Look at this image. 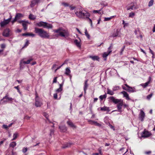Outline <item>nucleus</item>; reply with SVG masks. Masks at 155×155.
<instances>
[{
    "label": "nucleus",
    "instance_id": "obj_64",
    "mask_svg": "<svg viewBox=\"0 0 155 155\" xmlns=\"http://www.w3.org/2000/svg\"><path fill=\"white\" fill-rule=\"evenodd\" d=\"M62 66V65H61V66H60L59 67H58L55 70V72H56V71L59 69Z\"/></svg>",
    "mask_w": 155,
    "mask_h": 155
},
{
    "label": "nucleus",
    "instance_id": "obj_9",
    "mask_svg": "<svg viewBox=\"0 0 155 155\" xmlns=\"http://www.w3.org/2000/svg\"><path fill=\"white\" fill-rule=\"evenodd\" d=\"M151 135V133L145 130H144L141 136L143 137L146 138L150 137Z\"/></svg>",
    "mask_w": 155,
    "mask_h": 155
},
{
    "label": "nucleus",
    "instance_id": "obj_24",
    "mask_svg": "<svg viewBox=\"0 0 155 155\" xmlns=\"http://www.w3.org/2000/svg\"><path fill=\"white\" fill-rule=\"evenodd\" d=\"M6 99L8 101H12L13 99L12 97H8V95L7 94H6V95L3 97L2 99H1V101H3V100Z\"/></svg>",
    "mask_w": 155,
    "mask_h": 155
},
{
    "label": "nucleus",
    "instance_id": "obj_60",
    "mask_svg": "<svg viewBox=\"0 0 155 155\" xmlns=\"http://www.w3.org/2000/svg\"><path fill=\"white\" fill-rule=\"evenodd\" d=\"M110 127L111 128L113 129L114 130H115V129H114V126H112V125H110Z\"/></svg>",
    "mask_w": 155,
    "mask_h": 155
},
{
    "label": "nucleus",
    "instance_id": "obj_35",
    "mask_svg": "<svg viewBox=\"0 0 155 155\" xmlns=\"http://www.w3.org/2000/svg\"><path fill=\"white\" fill-rule=\"evenodd\" d=\"M18 135V134L17 133L14 134L13 136V138L12 139V140H15L17 137Z\"/></svg>",
    "mask_w": 155,
    "mask_h": 155
},
{
    "label": "nucleus",
    "instance_id": "obj_55",
    "mask_svg": "<svg viewBox=\"0 0 155 155\" xmlns=\"http://www.w3.org/2000/svg\"><path fill=\"white\" fill-rule=\"evenodd\" d=\"M69 7L70 8V10H72L74 9L75 8V7L74 6H70Z\"/></svg>",
    "mask_w": 155,
    "mask_h": 155
},
{
    "label": "nucleus",
    "instance_id": "obj_28",
    "mask_svg": "<svg viewBox=\"0 0 155 155\" xmlns=\"http://www.w3.org/2000/svg\"><path fill=\"white\" fill-rule=\"evenodd\" d=\"M71 73V71L70 69L69 68H67L65 69V74L67 75L70 76V73Z\"/></svg>",
    "mask_w": 155,
    "mask_h": 155
},
{
    "label": "nucleus",
    "instance_id": "obj_29",
    "mask_svg": "<svg viewBox=\"0 0 155 155\" xmlns=\"http://www.w3.org/2000/svg\"><path fill=\"white\" fill-rule=\"evenodd\" d=\"M107 93L108 94L111 95H112L114 94V91H111L109 88L107 89Z\"/></svg>",
    "mask_w": 155,
    "mask_h": 155
},
{
    "label": "nucleus",
    "instance_id": "obj_44",
    "mask_svg": "<svg viewBox=\"0 0 155 155\" xmlns=\"http://www.w3.org/2000/svg\"><path fill=\"white\" fill-rule=\"evenodd\" d=\"M134 15V12H132L129 13V17L133 18V17Z\"/></svg>",
    "mask_w": 155,
    "mask_h": 155
},
{
    "label": "nucleus",
    "instance_id": "obj_1",
    "mask_svg": "<svg viewBox=\"0 0 155 155\" xmlns=\"http://www.w3.org/2000/svg\"><path fill=\"white\" fill-rule=\"evenodd\" d=\"M35 32L41 38L50 39L49 33L42 28H35Z\"/></svg>",
    "mask_w": 155,
    "mask_h": 155
},
{
    "label": "nucleus",
    "instance_id": "obj_41",
    "mask_svg": "<svg viewBox=\"0 0 155 155\" xmlns=\"http://www.w3.org/2000/svg\"><path fill=\"white\" fill-rule=\"evenodd\" d=\"M61 4L64 7H68L69 6V4L68 3H66L64 2H62Z\"/></svg>",
    "mask_w": 155,
    "mask_h": 155
},
{
    "label": "nucleus",
    "instance_id": "obj_3",
    "mask_svg": "<svg viewBox=\"0 0 155 155\" xmlns=\"http://www.w3.org/2000/svg\"><path fill=\"white\" fill-rule=\"evenodd\" d=\"M75 13L78 17L82 18H88L90 16V14L85 10L75 11Z\"/></svg>",
    "mask_w": 155,
    "mask_h": 155
},
{
    "label": "nucleus",
    "instance_id": "obj_16",
    "mask_svg": "<svg viewBox=\"0 0 155 155\" xmlns=\"http://www.w3.org/2000/svg\"><path fill=\"white\" fill-rule=\"evenodd\" d=\"M127 91L130 93L135 92L137 91V90L134 87H132L130 86L129 88H127Z\"/></svg>",
    "mask_w": 155,
    "mask_h": 155
},
{
    "label": "nucleus",
    "instance_id": "obj_25",
    "mask_svg": "<svg viewBox=\"0 0 155 155\" xmlns=\"http://www.w3.org/2000/svg\"><path fill=\"white\" fill-rule=\"evenodd\" d=\"M87 81H88V80H86L85 81L84 84V90L85 93H86V90L87 89V88L88 86V84H87Z\"/></svg>",
    "mask_w": 155,
    "mask_h": 155
},
{
    "label": "nucleus",
    "instance_id": "obj_54",
    "mask_svg": "<svg viewBox=\"0 0 155 155\" xmlns=\"http://www.w3.org/2000/svg\"><path fill=\"white\" fill-rule=\"evenodd\" d=\"M57 77H55L54 78L53 81V83H56L57 82Z\"/></svg>",
    "mask_w": 155,
    "mask_h": 155
},
{
    "label": "nucleus",
    "instance_id": "obj_50",
    "mask_svg": "<svg viewBox=\"0 0 155 155\" xmlns=\"http://www.w3.org/2000/svg\"><path fill=\"white\" fill-rule=\"evenodd\" d=\"M86 18L88 19L89 20V23L91 24V26H92V21L91 19L89 18Z\"/></svg>",
    "mask_w": 155,
    "mask_h": 155
},
{
    "label": "nucleus",
    "instance_id": "obj_43",
    "mask_svg": "<svg viewBox=\"0 0 155 155\" xmlns=\"http://www.w3.org/2000/svg\"><path fill=\"white\" fill-rule=\"evenodd\" d=\"M113 17V16H112V17H110L105 18H104V21H109Z\"/></svg>",
    "mask_w": 155,
    "mask_h": 155
},
{
    "label": "nucleus",
    "instance_id": "obj_61",
    "mask_svg": "<svg viewBox=\"0 0 155 155\" xmlns=\"http://www.w3.org/2000/svg\"><path fill=\"white\" fill-rule=\"evenodd\" d=\"M122 88L124 90L127 91V88L126 87L122 86Z\"/></svg>",
    "mask_w": 155,
    "mask_h": 155
},
{
    "label": "nucleus",
    "instance_id": "obj_47",
    "mask_svg": "<svg viewBox=\"0 0 155 155\" xmlns=\"http://www.w3.org/2000/svg\"><path fill=\"white\" fill-rule=\"evenodd\" d=\"M62 89L63 88H61L59 87V88L56 90V91L58 92H60L62 90Z\"/></svg>",
    "mask_w": 155,
    "mask_h": 155
},
{
    "label": "nucleus",
    "instance_id": "obj_42",
    "mask_svg": "<svg viewBox=\"0 0 155 155\" xmlns=\"http://www.w3.org/2000/svg\"><path fill=\"white\" fill-rule=\"evenodd\" d=\"M14 88H15V89H16L17 90V91H18V92L19 93V94L21 95V92L20 91V90H19V88L18 86H17L15 87H14Z\"/></svg>",
    "mask_w": 155,
    "mask_h": 155
},
{
    "label": "nucleus",
    "instance_id": "obj_36",
    "mask_svg": "<svg viewBox=\"0 0 155 155\" xmlns=\"http://www.w3.org/2000/svg\"><path fill=\"white\" fill-rule=\"evenodd\" d=\"M107 97V95L105 94L104 95H101L100 96L99 98L101 100H102L104 98H105Z\"/></svg>",
    "mask_w": 155,
    "mask_h": 155
},
{
    "label": "nucleus",
    "instance_id": "obj_21",
    "mask_svg": "<svg viewBox=\"0 0 155 155\" xmlns=\"http://www.w3.org/2000/svg\"><path fill=\"white\" fill-rule=\"evenodd\" d=\"M59 128L61 132H65L67 130V128L65 125L60 126Z\"/></svg>",
    "mask_w": 155,
    "mask_h": 155
},
{
    "label": "nucleus",
    "instance_id": "obj_4",
    "mask_svg": "<svg viewBox=\"0 0 155 155\" xmlns=\"http://www.w3.org/2000/svg\"><path fill=\"white\" fill-rule=\"evenodd\" d=\"M37 25L39 27H43L44 28H46L48 29L52 28L53 27V26L51 24L42 21H41L37 23Z\"/></svg>",
    "mask_w": 155,
    "mask_h": 155
},
{
    "label": "nucleus",
    "instance_id": "obj_14",
    "mask_svg": "<svg viewBox=\"0 0 155 155\" xmlns=\"http://www.w3.org/2000/svg\"><path fill=\"white\" fill-rule=\"evenodd\" d=\"M111 45L108 48V51L107 52H105L104 53L103 55V57L104 58H106L107 56L112 51L111 50Z\"/></svg>",
    "mask_w": 155,
    "mask_h": 155
},
{
    "label": "nucleus",
    "instance_id": "obj_37",
    "mask_svg": "<svg viewBox=\"0 0 155 155\" xmlns=\"http://www.w3.org/2000/svg\"><path fill=\"white\" fill-rule=\"evenodd\" d=\"M153 2L154 0H150L149 2L148 6L149 7L152 6L153 4Z\"/></svg>",
    "mask_w": 155,
    "mask_h": 155
},
{
    "label": "nucleus",
    "instance_id": "obj_15",
    "mask_svg": "<svg viewBox=\"0 0 155 155\" xmlns=\"http://www.w3.org/2000/svg\"><path fill=\"white\" fill-rule=\"evenodd\" d=\"M145 117V114L144 112L142 110L140 111L139 114V118L141 121H143Z\"/></svg>",
    "mask_w": 155,
    "mask_h": 155
},
{
    "label": "nucleus",
    "instance_id": "obj_56",
    "mask_svg": "<svg viewBox=\"0 0 155 155\" xmlns=\"http://www.w3.org/2000/svg\"><path fill=\"white\" fill-rule=\"evenodd\" d=\"M17 20L16 19V18L15 17L14 19L12 21V24H13Z\"/></svg>",
    "mask_w": 155,
    "mask_h": 155
},
{
    "label": "nucleus",
    "instance_id": "obj_52",
    "mask_svg": "<svg viewBox=\"0 0 155 155\" xmlns=\"http://www.w3.org/2000/svg\"><path fill=\"white\" fill-rule=\"evenodd\" d=\"M35 36V34L32 33H29V36H31L32 37H34Z\"/></svg>",
    "mask_w": 155,
    "mask_h": 155
},
{
    "label": "nucleus",
    "instance_id": "obj_46",
    "mask_svg": "<svg viewBox=\"0 0 155 155\" xmlns=\"http://www.w3.org/2000/svg\"><path fill=\"white\" fill-rule=\"evenodd\" d=\"M29 44V42L28 40H26V43L25 44L24 47H26Z\"/></svg>",
    "mask_w": 155,
    "mask_h": 155
},
{
    "label": "nucleus",
    "instance_id": "obj_13",
    "mask_svg": "<svg viewBox=\"0 0 155 155\" xmlns=\"http://www.w3.org/2000/svg\"><path fill=\"white\" fill-rule=\"evenodd\" d=\"M123 105V101H121V102H120L117 104V107L118 109L117 111L119 112H121L122 111L121 109L122 108V107ZM114 111H117V110H114L113 111V112Z\"/></svg>",
    "mask_w": 155,
    "mask_h": 155
},
{
    "label": "nucleus",
    "instance_id": "obj_2",
    "mask_svg": "<svg viewBox=\"0 0 155 155\" xmlns=\"http://www.w3.org/2000/svg\"><path fill=\"white\" fill-rule=\"evenodd\" d=\"M53 31L54 33H57L55 35L56 37L61 36L66 37L69 35L68 31L62 27H60L57 29L53 30Z\"/></svg>",
    "mask_w": 155,
    "mask_h": 155
},
{
    "label": "nucleus",
    "instance_id": "obj_30",
    "mask_svg": "<svg viewBox=\"0 0 155 155\" xmlns=\"http://www.w3.org/2000/svg\"><path fill=\"white\" fill-rule=\"evenodd\" d=\"M68 124L71 127L76 128V126L74 125L73 123L70 121H68L67 122Z\"/></svg>",
    "mask_w": 155,
    "mask_h": 155
},
{
    "label": "nucleus",
    "instance_id": "obj_34",
    "mask_svg": "<svg viewBox=\"0 0 155 155\" xmlns=\"http://www.w3.org/2000/svg\"><path fill=\"white\" fill-rule=\"evenodd\" d=\"M16 145V143L15 142H13L11 143L9 145V146L11 147L14 148Z\"/></svg>",
    "mask_w": 155,
    "mask_h": 155
},
{
    "label": "nucleus",
    "instance_id": "obj_12",
    "mask_svg": "<svg viewBox=\"0 0 155 155\" xmlns=\"http://www.w3.org/2000/svg\"><path fill=\"white\" fill-rule=\"evenodd\" d=\"M18 22L19 23H22V25L24 29L25 30H26L27 29V23H28V21H18Z\"/></svg>",
    "mask_w": 155,
    "mask_h": 155
},
{
    "label": "nucleus",
    "instance_id": "obj_59",
    "mask_svg": "<svg viewBox=\"0 0 155 155\" xmlns=\"http://www.w3.org/2000/svg\"><path fill=\"white\" fill-rule=\"evenodd\" d=\"M85 35L88 38H90V36L88 33H86V34H85Z\"/></svg>",
    "mask_w": 155,
    "mask_h": 155
},
{
    "label": "nucleus",
    "instance_id": "obj_40",
    "mask_svg": "<svg viewBox=\"0 0 155 155\" xmlns=\"http://www.w3.org/2000/svg\"><path fill=\"white\" fill-rule=\"evenodd\" d=\"M120 88V87L119 86H115L113 87V91H116L119 90Z\"/></svg>",
    "mask_w": 155,
    "mask_h": 155
},
{
    "label": "nucleus",
    "instance_id": "obj_58",
    "mask_svg": "<svg viewBox=\"0 0 155 155\" xmlns=\"http://www.w3.org/2000/svg\"><path fill=\"white\" fill-rule=\"evenodd\" d=\"M5 44H2L1 45V47L2 48H5Z\"/></svg>",
    "mask_w": 155,
    "mask_h": 155
},
{
    "label": "nucleus",
    "instance_id": "obj_11",
    "mask_svg": "<svg viewBox=\"0 0 155 155\" xmlns=\"http://www.w3.org/2000/svg\"><path fill=\"white\" fill-rule=\"evenodd\" d=\"M10 30L9 28L5 29L2 33V35L5 37H8L9 35Z\"/></svg>",
    "mask_w": 155,
    "mask_h": 155
},
{
    "label": "nucleus",
    "instance_id": "obj_38",
    "mask_svg": "<svg viewBox=\"0 0 155 155\" xmlns=\"http://www.w3.org/2000/svg\"><path fill=\"white\" fill-rule=\"evenodd\" d=\"M102 8H101L100 9L98 10H94L93 11V12L94 13H98V14H101L100 12L102 10Z\"/></svg>",
    "mask_w": 155,
    "mask_h": 155
},
{
    "label": "nucleus",
    "instance_id": "obj_33",
    "mask_svg": "<svg viewBox=\"0 0 155 155\" xmlns=\"http://www.w3.org/2000/svg\"><path fill=\"white\" fill-rule=\"evenodd\" d=\"M29 19L31 20H34L36 19V16L32 14H30L29 16Z\"/></svg>",
    "mask_w": 155,
    "mask_h": 155
},
{
    "label": "nucleus",
    "instance_id": "obj_10",
    "mask_svg": "<svg viewBox=\"0 0 155 155\" xmlns=\"http://www.w3.org/2000/svg\"><path fill=\"white\" fill-rule=\"evenodd\" d=\"M109 98L111 101H112L113 102L116 104L117 103L118 104L122 101L121 99H115L113 96L110 97Z\"/></svg>",
    "mask_w": 155,
    "mask_h": 155
},
{
    "label": "nucleus",
    "instance_id": "obj_31",
    "mask_svg": "<svg viewBox=\"0 0 155 155\" xmlns=\"http://www.w3.org/2000/svg\"><path fill=\"white\" fill-rule=\"evenodd\" d=\"M101 110L102 111H110L109 107L105 106L101 107Z\"/></svg>",
    "mask_w": 155,
    "mask_h": 155
},
{
    "label": "nucleus",
    "instance_id": "obj_26",
    "mask_svg": "<svg viewBox=\"0 0 155 155\" xmlns=\"http://www.w3.org/2000/svg\"><path fill=\"white\" fill-rule=\"evenodd\" d=\"M23 17V15L21 13H17L15 16V17L16 18L17 20Z\"/></svg>",
    "mask_w": 155,
    "mask_h": 155
},
{
    "label": "nucleus",
    "instance_id": "obj_39",
    "mask_svg": "<svg viewBox=\"0 0 155 155\" xmlns=\"http://www.w3.org/2000/svg\"><path fill=\"white\" fill-rule=\"evenodd\" d=\"M28 150V148L27 147H24L22 149V152L24 153H25Z\"/></svg>",
    "mask_w": 155,
    "mask_h": 155
},
{
    "label": "nucleus",
    "instance_id": "obj_45",
    "mask_svg": "<svg viewBox=\"0 0 155 155\" xmlns=\"http://www.w3.org/2000/svg\"><path fill=\"white\" fill-rule=\"evenodd\" d=\"M152 95L153 94L152 93L148 95L147 97V99L148 100L150 99V98L152 96Z\"/></svg>",
    "mask_w": 155,
    "mask_h": 155
},
{
    "label": "nucleus",
    "instance_id": "obj_19",
    "mask_svg": "<svg viewBox=\"0 0 155 155\" xmlns=\"http://www.w3.org/2000/svg\"><path fill=\"white\" fill-rule=\"evenodd\" d=\"M121 94H123L124 97H125L127 100H130V98L128 93L125 91H123L121 92Z\"/></svg>",
    "mask_w": 155,
    "mask_h": 155
},
{
    "label": "nucleus",
    "instance_id": "obj_6",
    "mask_svg": "<svg viewBox=\"0 0 155 155\" xmlns=\"http://www.w3.org/2000/svg\"><path fill=\"white\" fill-rule=\"evenodd\" d=\"M10 17L7 19H4V20L1 22L0 25L1 27H3L5 25L8 24V23L10 21L11 19L12 18V16L10 14Z\"/></svg>",
    "mask_w": 155,
    "mask_h": 155
},
{
    "label": "nucleus",
    "instance_id": "obj_57",
    "mask_svg": "<svg viewBox=\"0 0 155 155\" xmlns=\"http://www.w3.org/2000/svg\"><path fill=\"white\" fill-rule=\"evenodd\" d=\"M151 151H148L145 152V153L147 154H150L151 153Z\"/></svg>",
    "mask_w": 155,
    "mask_h": 155
},
{
    "label": "nucleus",
    "instance_id": "obj_53",
    "mask_svg": "<svg viewBox=\"0 0 155 155\" xmlns=\"http://www.w3.org/2000/svg\"><path fill=\"white\" fill-rule=\"evenodd\" d=\"M64 81V80L63 81V82H62V83L61 84H59V86H60L59 87H61V88H62V87H63V85Z\"/></svg>",
    "mask_w": 155,
    "mask_h": 155
},
{
    "label": "nucleus",
    "instance_id": "obj_22",
    "mask_svg": "<svg viewBox=\"0 0 155 155\" xmlns=\"http://www.w3.org/2000/svg\"><path fill=\"white\" fill-rule=\"evenodd\" d=\"M74 43L78 48H81V45L80 44V41H78L77 39H75L74 41Z\"/></svg>",
    "mask_w": 155,
    "mask_h": 155
},
{
    "label": "nucleus",
    "instance_id": "obj_32",
    "mask_svg": "<svg viewBox=\"0 0 155 155\" xmlns=\"http://www.w3.org/2000/svg\"><path fill=\"white\" fill-rule=\"evenodd\" d=\"M71 145L70 143H67L62 147L63 148H66L70 147Z\"/></svg>",
    "mask_w": 155,
    "mask_h": 155
},
{
    "label": "nucleus",
    "instance_id": "obj_51",
    "mask_svg": "<svg viewBox=\"0 0 155 155\" xmlns=\"http://www.w3.org/2000/svg\"><path fill=\"white\" fill-rule=\"evenodd\" d=\"M29 33H25L22 34V35L23 36H29Z\"/></svg>",
    "mask_w": 155,
    "mask_h": 155
},
{
    "label": "nucleus",
    "instance_id": "obj_5",
    "mask_svg": "<svg viewBox=\"0 0 155 155\" xmlns=\"http://www.w3.org/2000/svg\"><path fill=\"white\" fill-rule=\"evenodd\" d=\"M35 105L37 107H41L42 104V103L41 101L40 98L38 97L37 94L36 93L35 94Z\"/></svg>",
    "mask_w": 155,
    "mask_h": 155
},
{
    "label": "nucleus",
    "instance_id": "obj_20",
    "mask_svg": "<svg viewBox=\"0 0 155 155\" xmlns=\"http://www.w3.org/2000/svg\"><path fill=\"white\" fill-rule=\"evenodd\" d=\"M88 121L89 122L90 124H91L95 125L96 126H97L99 127H101V125L100 124L96 121H94L91 120H89Z\"/></svg>",
    "mask_w": 155,
    "mask_h": 155
},
{
    "label": "nucleus",
    "instance_id": "obj_49",
    "mask_svg": "<svg viewBox=\"0 0 155 155\" xmlns=\"http://www.w3.org/2000/svg\"><path fill=\"white\" fill-rule=\"evenodd\" d=\"M57 97L58 95L57 93L54 94L53 97L55 99H57Z\"/></svg>",
    "mask_w": 155,
    "mask_h": 155
},
{
    "label": "nucleus",
    "instance_id": "obj_8",
    "mask_svg": "<svg viewBox=\"0 0 155 155\" xmlns=\"http://www.w3.org/2000/svg\"><path fill=\"white\" fill-rule=\"evenodd\" d=\"M33 60V59L31 57L29 59H28L27 61H23V60H21L20 61V68H22V64H29L30 62L32 61Z\"/></svg>",
    "mask_w": 155,
    "mask_h": 155
},
{
    "label": "nucleus",
    "instance_id": "obj_23",
    "mask_svg": "<svg viewBox=\"0 0 155 155\" xmlns=\"http://www.w3.org/2000/svg\"><path fill=\"white\" fill-rule=\"evenodd\" d=\"M89 57L92 59L93 61H98L99 58L97 56H89Z\"/></svg>",
    "mask_w": 155,
    "mask_h": 155
},
{
    "label": "nucleus",
    "instance_id": "obj_7",
    "mask_svg": "<svg viewBox=\"0 0 155 155\" xmlns=\"http://www.w3.org/2000/svg\"><path fill=\"white\" fill-rule=\"evenodd\" d=\"M138 8V6L137 3L135 2H132L130 4V6L127 8V10H128L130 9L132 10H135Z\"/></svg>",
    "mask_w": 155,
    "mask_h": 155
},
{
    "label": "nucleus",
    "instance_id": "obj_62",
    "mask_svg": "<svg viewBox=\"0 0 155 155\" xmlns=\"http://www.w3.org/2000/svg\"><path fill=\"white\" fill-rule=\"evenodd\" d=\"M3 100V104L7 103V102L8 101L7 100Z\"/></svg>",
    "mask_w": 155,
    "mask_h": 155
},
{
    "label": "nucleus",
    "instance_id": "obj_17",
    "mask_svg": "<svg viewBox=\"0 0 155 155\" xmlns=\"http://www.w3.org/2000/svg\"><path fill=\"white\" fill-rule=\"evenodd\" d=\"M40 0H33L31 2L30 6L31 7H34L39 2Z\"/></svg>",
    "mask_w": 155,
    "mask_h": 155
},
{
    "label": "nucleus",
    "instance_id": "obj_27",
    "mask_svg": "<svg viewBox=\"0 0 155 155\" xmlns=\"http://www.w3.org/2000/svg\"><path fill=\"white\" fill-rule=\"evenodd\" d=\"M150 83V81H149L145 83L141 84L140 85L143 87V88H145L148 86Z\"/></svg>",
    "mask_w": 155,
    "mask_h": 155
},
{
    "label": "nucleus",
    "instance_id": "obj_63",
    "mask_svg": "<svg viewBox=\"0 0 155 155\" xmlns=\"http://www.w3.org/2000/svg\"><path fill=\"white\" fill-rule=\"evenodd\" d=\"M30 117L29 116H26L25 117V118L27 119H29L30 118Z\"/></svg>",
    "mask_w": 155,
    "mask_h": 155
},
{
    "label": "nucleus",
    "instance_id": "obj_18",
    "mask_svg": "<svg viewBox=\"0 0 155 155\" xmlns=\"http://www.w3.org/2000/svg\"><path fill=\"white\" fill-rule=\"evenodd\" d=\"M111 36L113 37H116L117 36L119 37H120V35L119 33V31L118 29H117L116 31L114 32L112 35Z\"/></svg>",
    "mask_w": 155,
    "mask_h": 155
},
{
    "label": "nucleus",
    "instance_id": "obj_48",
    "mask_svg": "<svg viewBox=\"0 0 155 155\" xmlns=\"http://www.w3.org/2000/svg\"><path fill=\"white\" fill-rule=\"evenodd\" d=\"M2 127L6 129H7L9 128L8 126L5 124H3Z\"/></svg>",
    "mask_w": 155,
    "mask_h": 155
}]
</instances>
